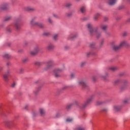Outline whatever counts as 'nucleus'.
Segmentation results:
<instances>
[{
  "label": "nucleus",
  "mask_w": 130,
  "mask_h": 130,
  "mask_svg": "<svg viewBox=\"0 0 130 130\" xmlns=\"http://www.w3.org/2000/svg\"><path fill=\"white\" fill-rule=\"evenodd\" d=\"M4 57L8 59L10 58V57H11V55H10V54L8 53H6L4 54Z\"/></svg>",
  "instance_id": "30"
},
{
  "label": "nucleus",
  "mask_w": 130,
  "mask_h": 130,
  "mask_svg": "<svg viewBox=\"0 0 130 130\" xmlns=\"http://www.w3.org/2000/svg\"><path fill=\"white\" fill-rule=\"evenodd\" d=\"M47 50L51 51L54 49V45L52 43H49L46 47Z\"/></svg>",
  "instance_id": "13"
},
{
  "label": "nucleus",
  "mask_w": 130,
  "mask_h": 130,
  "mask_svg": "<svg viewBox=\"0 0 130 130\" xmlns=\"http://www.w3.org/2000/svg\"><path fill=\"white\" fill-rule=\"evenodd\" d=\"M127 85H128V82L127 80H124L123 81V86H124V87H126Z\"/></svg>",
  "instance_id": "31"
},
{
  "label": "nucleus",
  "mask_w": 130,
  "mask_h": 130,
  "mask_svg": "<svg viewBox=\"0 0 130 130\" xmlns=\"http://www.w3.org/2000/svg\"><path fill=\"white\" fill-rule=\"evenodd\" d=\"M95 45H96V43L95 42L90 43L89 44L90 47H93V46H95Z\"/></svg>",
  "instance_id": "40"
},
{
  "label": "nucleus",
  "mask_w": 130,
  "mask_h": 130,
  "mask_svg": "<svg viewBox=\"0 0 130 130\" xmlns=\"http://www.w3.org/2000/svg\"><path fill=\"white\" fill-rule=\"evenodd\" d=\"M66 15L67 16V17L70 18V17H72V16H73V14L71 12H68L66 13Z\"/></svg>",
  "instance_id": "37"
},
{
  "label": "nucleus",
  "mask_w": 130,
  "mask_h": 130,
  "mask_svg": "<svg viewBox=\"0 0 130 130\" xmlns=\"http://www.w3.org/2000/svg\"><path fill=\"white\" fill-rule=\"evenodd\" d=\"M37 53H36L34 50V51H31L30 52V54H31V55H36V54Z\"/></svg>",
  "instance_id": "42"
},
{
  "label": "nucleus",
  "mask_w": 130,
  "mask_h": 130,
  "mask_svg": "<svg viewBox=\"0 0 130 130\" xmlns=\"http://www.w3.org/2000/svg\"><path fill=\"white\" fill-rule=\"evenodd\" d=\"M39 112L41 116H44L46 114V112L45 111V109L41 108L39 109Z\"/></svg>",
  "instance_id": "15"
},
{
  "label": "nucleus",
  "mask_w": 130,
  "mask_h": 130,
  "mask_svg": "<svg viewBox=\"0 0 130 130\" xmlns=\"http://www.w3.org/2000/svg\"><path fill=\"white\" fill-rule=\"evenodd\" d=\"M4 124L7 127H11V126H14V120H6L4 122Z\"/></svg>",
  "instance_id": "6"
},
{
  "label": "nucleus",
  "mask_w": 130,
  "mask_h": 130,
  "mask_svg": "<svg viewBox=\"0 0 130 130\" xmlns=\"http://www.w3.org/2000/svg\"><path fill=\"white\" fill-rule=\"evenodd\" d=\"M72 104H73V105H76V106H78L79 105V102H78V101H74L72 103Z\"/></svg>",
  "instance_id": "38"
},
{
  "label": "nucleus",
  "mask_w": 130,
  "mask_h": 130,
  "mask_svg": "<svg viewBox=\"0 0 130 130\" xmlns=\"http://www.w3.org/2000/svg\"><path fill=\"white\" fill-rule=\"evenodd\" d=\"M90 19V16H87L86 17H84L83 18L84 21H87V20H89Z\"/></svg>",
  "instance_id": "52"
},
{
  "label": "nucleus",
  "mask_w": 130,
  "mask_h": 130,
  "mask_svg": "<svg viewBox=\"0 0 130 130\" xmlns=\"http://www.w3.org/2000/svg\"><path fill=\"white\" fill-rule=\"evenodd\" d=\"M67 89H69V86H64L61 88L62 90H67Z\"/></svg>",
  "instance_id": "47"
},
{
  "label": "nucleus",
  "mask_w": 130,
  "mask_h": 130,
  "mask_svg": "<svg viewBox=\"0 0 130 130\" xmlns=\"http://www.w3.org/2000/svg\"><path fill=\"white\" fill-rule=\"evenodd\" d=\"M35 64L37 67H40L41 66H42V63H41V62H39V61H36V62H35Z\"/></svg>",
  "instance_id": "27"
},
{
  "label": "nucleus",
  "mask_w": 130,
  "mask_h": 130,
  "mask_svg": "<svg viewBox=\"0 0 130 130\" xmlns=\"http://www.w3.org/2000/svg\"><path fill=\"white\" fill-rule=\"evenodd\" d=\"M44 36H50V33L49 32H46L44 33Z\"/></svg>",
  "instance_id": "45"
},
{
  "label": "nucleus",
  "mask_w": 130,
  "mask_h": 130,
  "mask_svg": "<svg viewBox=\"0 0 130 130\" xmlns=\"http://www.w3.org/2000/svg\"><path fill=\"white\" fill-rule=\"evenodd\" d=\"M123 8H124V6H120V7H119V10H122V9H123Z\"/></svg>",
  "instance_id": "61"
},
{
  "label": "nucleus",
  "mask_w": 130,
  "mask_h": 130,
  "mask_svg": "<svg viewBox=\"0 0 130 130\" xmlns=\"http://www.w3.org/2000/svg\"><path fill=\"white\" fill-rule=\"evenodd\" d=\"M28 42H27V41H25L24 42V46H27V45H28Z\"/></svg>",
  "instance_id": "58"
},
{
  "label": "nucleus",
  "mask_w": 130,
  "mask_h": 130,
  "mask_svg": "<svg viewBox=\"0 0 130 130\" xmlns=\"http://www.w3.org/2000/svg\"><path fill=\"white\" fill-rule=\"evenodd\" d=\"M78 130H85V128L79 127L78 128Z\"/></svg>",
  "instance_id": "57"
},
{
  "label": "nucleus",
  "mask_w": 130,
  "mask_h": 130,
  "mask_svg": "<svg viewBox=\"0 0 130 130\" xmlns=\"http://www.w3.org/2000/svg\"><path fill=\"white\" fill-rule=\"evenodd\" d=\"M11 20H12L11 16H7L5 18V21H11Z\"/></svg>",
  "instance_id": "29"
},
{
  "label": "nucleus",
  "mask_w": 130,
  "mask_h": 130,
  "mask_svg": "<svg viewBox=\"0 0 130 130\" xmlns=\"http://www.w3.org/2000/svg\"><path fill=\"white\" fill-rule=\"evenodd\" d=\"M3 66H2L1 65H0V72H2V71H3Z\"/></svg>",
  "instance_id": "63"
},
{
  "label": "nucleus",
  "mask_w": 130,
  "mask_h": 130,
  "mask_svg": "<svg viewBox=\"0 0 130 130\" xmlns=\"http://www.w3.org/2000/svg\"><path fill=\"white\" fill-rule=\"evenodd\" d=\"M100 27L103 31H106L108 28V25L107 24H101Z\"/></svg>",
  "instance_id": "17"
},
{
  "label": "nucleus",
  "mask_w": 130,
  "mask_h": 130,
  "mask_svg": "<svg viewBox=\"0 0 130 130\" xmlns=\"http://www.w3.org/2000/svg\"><path fill=\"white\" fill-rule=\"evenodd\" d=\"M119 45L121 48L123 47V46H129V44L127 43V42L124 40L120 42Z\"/></svg>",
  "instance_id": "14"
},
{
  "label": "nucleus",
  "mask_w": 130,
  "mask_h": 130,
  "mask_svg": "<svg viewBox=\"0 0 130 130\" xmlns=\"http://www.w3.org/2000/svg\"><path fill=\"white\" fill-rule=\"evenodd\" d=\"M86 27L88 29L90 34H94L95 32H96V38H100V37H101V32H97V30H94L93 29V25H92V24L88 23L86 25Z\"/></svg>",
  "instance_id": "1"
},
{
  "label": "nucleus",
  "mask_w": 130,
  "mask_h": 130,
  "mask_svg": "<svg viewBox=\"0 0 130 130\" xmlns=\"http://www.w3.org/2000/svg\"><path fill=\"white\" fill-rule=\"evenodd\" d=\"M34 51H35L37 53H38L39 52V47L36 46L35 47Z\"/></svg>",
  "instance_id": "35"
},
{
  "label": "nucleus",
  "mask_w": 130,
  "mask_h": 130,
  "mask_svg": "<svg viewBox=\"0 0 130 130\" xmlns=\"http://www.w3.org/2000/svg\"><path fill=\"white\" fill-rule=\"evenodd\" d=\"M103 111L104 112H107V111H108V108H104V109H103Z\"/></svg>",
  "instance_id": "53"
},
{
  "label": "nucleus",
  "mask_w": 130,
  "mask_h": 130,
  "mask_svg": "<svg viewBox=\"0 0 130 130\" xmlns=\"http://www.w3.org/2000/svg\"><path fill=\"white\" fill-rule=\"evenodd\" d=\"M123 37H125V36H127V32H124L122 34Z\"/></svg>",
  "instance_id": "48"
},
{
  "label": "nucleus",
  "mask_w": 130,
  "mask_h": 130,
  "mask_svg": "<svg viewBox=\"0 0 130 130\" xmlns=\"http://www.w3.org/2000/svg\"><path fill=\"white\" fill-rule=\"evenodd\" d=\"M20 74H23V73H24V69H21L20 70Z\"/></svg>",
  "instance_id": "59"
},
{
  "label": "nucleus",
  "mask_w": 130,
  "mask_h": 130,
  "mask_svg": "<svg viewBox=\"0 0 130 130\" xmlns=\"http://www.w3.org/2000/svg\"><path fill=\"white\" fill-rule=\"evenodd\" d=\"M119 83H120V79H116L114 81V85H117Z\"/></svg>",
  "instance_id": "36"
},
{
  "label": "nucleus",
  "mask_w": 130,
  "mask_h": 130,
  "mask_svg": "<svg viewBox=\"0 0 130 130\" xmlns=\"http://www.w3.org/2000/svg\"><path fill=\"white\" fill-rule=\"evenodd\" d=\"M36 20H37V17L34 16V17H32L30 21L31 25H32V26H35L36 25H37V23L38 22L36 21Z\"/></svg>",
  "instance_id": "10"
},
{
  "label": "nucleus",
  "mask_w": 130,
  "mask_h": 130,
  "mask_svg": "<svg viewBox=\"0 0 130 130\" xmlns=\"http://www.w3.org/2000/svg\"><path fill=\"white\" fill-rule=\"evenodd\" d=\"M6 64H7V66H8V67H9V66H11V62H8Z\"/></svg>",
  "instance_id": "62"
},
{
  "label": "nucleus",
  "mask_w": 130,
  "mask_h": 130,
  "mask_svg": "<svg viewBox=\"0 0 130 130\" xmlns=\"http://www.w3.org/2000/svg\"><path fill=\"white\" fill-rule=\"evenodd\" d=\"M78 86H82L83 88H88V84H87V80L86 79H82L77 82Z\"/></svg>",
  "instance_id": "3"
},
{
  "label": "nucleus",
  "mask_w": 130,
  "mask_h": 130,
  "mask_svg": "<svg viewBox=\"0 0 130 130\" xmlns=\"http://www.w3.org/2000/svg\"><path fill=\"white\" fill-rule=\"evenodd\" d=\"M109 70H110V71H112V72H116V71H118V70H119V68L118 67H111L109 68Z\"/></svg>",
  "instance_id": "18"
},
{
  "label": "nucleus",
  "mask_w": 130,
  "mask_h": 130,
  "mask_svg": "<svg viewBox=\"0 0 130 130\" xmlns=\"http://www.w3.org/2000/svg\"><path fill=\"white\" fill-rule=\"evenodd\" d=\"M48 23H49L50 24H52L53 23V21H52V19H51V17H49L48 18Z\"/></svg>",
  "instance_id": "34"
},
{
  "label": "nucleus",
  "mask_w": 130,
  "mask_h": 130,
  "mask_svg": "<svg viewBox=\"0 0 130 130\" xmlns=\"http://www.w3.org/2000/svg\"><path fill=\"white\" fill-rule=\"evenodd\" d=\"M104 44V40H102L101 43H100V46H102Z\"/></svg>",
  "instance_id": "56"
},
{
  "label": "nucleus",
  "mask_w": 130,
  "mask_h": 130,
  "mask_svg": "<svg viewBox=\"0 0 130 130\" xmlns=\"http://www.w3.org/2000/svg\"><path fill=\"white\" fill-rule=\"evenodd\" d=\"M95 98V95H92L87 100V101L85 102L84 105L82 106L81 108L82 109H84V108H86L87 107V105L90 103V102H91L93 101V99Z\"/></svg>",
  "instance_id": "4"
},
{
  "label": "nucleus",
  "mask_w": 130,
  "mask_h": 130,
  "mask_svg": "<svg viewBox=\"0 0 130 130\" xmlns=\"http://www.w3.org/2000/svg\"><path fill=\"white\" fill-rule=\"evenodd\" d=\"M90 54H91V52H88L86 53L87 56H89V55H90Z\"/></svg>",
  "instance_id": "64"
},
{
  "label": "nucleus",
  "mask_w": 130,
  "mask_h": 130,
  "mask_svg": "<svg viewBox=\"0 0 130 130\" xmlns=\"http://www.w3.org/2000/svg\"><path fill=\"white\" fill-rule=\"evenodd\" d=\"M53 16L54 17V18H56V19H58V16L56 14H53Z\"/></svg>",
  "instance_id": "54"
},
{
  "label": "nucleus",
  "mask_w": 130,
  "mask_h": 130,
  "mask_svg": "<svg viewBox=\"0 0 130 130\" xmlns=\"http://www.w3.org/2000/svg\"><path fill=\"white\" fill-rule=\"evenodd\" d=\"M73 6V4L71 2H68L65 4V7L67 9H70Z\"/></svg>",
  "instance_id": "24"
},
{
  "label": "nucleus",
  "mask_w": 130,
  "mask_h": 130,
  "mask_svg": "<svg viewBox=\"0 0 130 130\" xmlns=\"http://www.w3.org/2000/svg\"><path fill=\"white\" fill-rule=\"evenodd\" d=\"M47 66L45 67L44 70L45 71H48L49 69H51V68H52L53 67V65L54 64V60H49L46 62Z\"/></svg>",
  "instance_id": "2"
},
{
  "label": "nucleus",
  "mask_w": 130,
  "mask_h": 130,
  "mask_svg": "<svg viewBox=\"0 0 130 130\" xmlns=\"http://www.w3.org/2000/svg\"><path fill=\"white\" fill-rule=\"evenodd\" d=\"M53 39L54 40H55V41H56V40H57V39H58V34H54L53 36Z\"/></svg>",
  "instance_id": "26"
},
{
  "label": "nucleus",
  "mask_w": 130,
  "mask_h": 130,
  "mask_svg": "<svg viewBox=\"0 0 130 130\" xmlns=\"http://www.w3.org/2000/svg\"><path fill=\"white\" fill-rule=\"evenodd\" d=\"M69 49H70V47L68 46H65L64 47V50H69Z\"/></svg>",
  "instance_id": "50"
},
{
  "label": "nucleus",
  "mask_w": 130,
  "mask_h": 130,
  "mask_svg": "<svg viewBox=\"0 0 130 130\" xmlns=\"http://www.w3.org/2000/svg\"><path fill=\"white\" fill-rule=\"evenodd\" d=\"M100 78H101V79H102V80H104V81H107V79H106V76H104L102 75H100Z\"/></svg>",
  "instance_id": "33"
},
{
  "label": "nucleus",
  "mask_w": 130,
  "mask_h": 130,
  "mask_svg": "<svg viewBox=\"0 0 130 130\" xmlns=\"http://www.w3.org/2000/svg\"><path fill=\"white\" fill-rule=\"evenodd\" d=\"M28 61H29L28 57H25L22 59V62H23V63H26V62H28Z\"/></svg>",
  "instance_id": "28"
},
{
  "label": "nucleus",
  "mask_w": 130,
  "mask_h": 130,
  "mask_svg": "<svg viewBox=\"0 0 130 130\" xmlns=\"http://www.w3.org/2000/svg\"><path fill=\"white\" fill-rule=\"evenodd\" d=\"M25 9L26 11H28V12H34L35 11V8L31 7H26Z\"/></svg>",
  "instance_id": "19"
},
{
  "label": "nucleus",
  "mask_w": 130,
  "mask_h": 130,
  "mask_svg": "<svg viewBox=\"0 0 130 130\" xmlns=\"http://www.w3.org/2000/svg\"><path fill=\"white\" fill-rule=\"evenodd\" d=\"M113 108L114 111H115V112H117V111H119V110L121 109V106H114Z\"/></svg>",
  "instance_id": "16"
},
{
  "label": "nucleus",
  "mask_w": 130,
  "mask_h": 130,
  "mask_svg": "<svg viewBox=\"0 0 130 130\" xmlns=\"http://www.w3.org/2000/svg\"><path fill=\"white\" fill-rule=\"evenodd\" d=\"M101 104H103V102L102 101H98L96 102V105H101Z\"/></svg>",
  "instance_id": "49"
},
{
  "label": "nucleus",
  "mask_w": 130,
  "mask_h": 130,
  "mask_svg": "<svg viewBox=\"0 0 130 130\" xmlns=\"http://www.w3.org/2000/svg\"><path fill=\"white\" fill-rule=\"evenodd\" d=\"M75 77H76L75 73H72L70 75L71 79H74Z\"/></svg>",
  "instance_id": "41"
},
{
  "label": "nucleus",
  "mask_w": 130,
  "mask_h": 130,
  "mask_svg": "<svg viewBox=\"0 0 130 130\" xmlns=\"http://www.w3.org/2000/svg\"><path fill=\"white\" fill-rule=\"evenodd\" d=\"M63 71L62 69L57 68L53 70V73L55 78H59L60 77V73H61Z\"/></svg>",
  "instance_id": "5"
},
{
  "label": "nucleus",
  "mask_w": 130,
  "mask_h": 130,
  "mask_svg": "<svg viewBox=\"0 0 130 130\" xmlns=\"http://www.w3.org/2000/svg\"><path fill=\"white\" fill-rule=\"evenodd\" d=\"M41 91V86H39L36 88L35 90L33 91V93L35 96H37L39 92Z\"/></svg>",
  "instance_id": "12"
},
{
  "label": "nucleus",
  "mask_w": 130,
  "mask_h": 130,
  "mask_svg": "<svg viewBox=\"0 0 130 130\" xmlns=\"http://www.w3.org/2000/svg\"><path fill=\"white\" fill-rule=\"evenodd\" d=\"M61 116V113L58 112L55 114V117L57 118L60 117Z\"/></svg>",
  "instance_id": "39"
},
{
  "label": "nucleus",
  "mask_w": 130,
  "mask_h": 130,
  "mask_svg": "<svg viewBox=\"0 0 130 130\" xmlns=\"http://www.w3.org/2000/svg\"><path fill=\"white\" fill-rule=\"evenodd\" d=\"M116 3H117V0H108L107 1V4L108 6H110L111 7H112L114 6V5H116Z\"/></svg>",
  "instance_id": "11"
},
{
  "label": "nucleus",
  "mask_w": 130,
  "mask_h": 130,
  "mask_svg": "<svg viewBox=\"0 0 130 130\" xmlns=\"http://www.w3.org/2000/svg\"><path fill=\"white\" fill-rule=\"evenodd\" d=\"M35 26H38V27H40V28H44V24L39 22H38L37 24H36Z\"/></svg>",
  "instance_id": "25"
},
{
  "label": "nucleus",
  "mask_w": 130,
  "mask_h": 130,
  "mask_svg": "<svg viewBox=\"0 0 130 130\" xmlns=\"http://www.w3.org/2000/svg\"><path fill=\"white\" fill-rule=\"evenodd\" d=\"M80 12L81 14H85L86 13V7L83 6L80 8Z\"/></svg>",
  "instance_id": "20"
},
{
  "label": "nucleus",
  "mask_w": 130,
  "mask_h": 130,
  "mask_svg": "<svg viewBox=\"0 0 130 130\" xmlns=\"http://www.w3.org/2000/svg\"><path fill=\"white\" fill-rule=\"evenodd\" d=\"M120 48H121V47L120 45H119L118 46H114L113 47V50H114L115 51H117V50H119Z\"/></svg>",
  "instance_id": "23"
},
{
  "label": "nucleus",
  "mask_w": 130,
  "mask_h": 130,
  "mask_svg": "<svg viewBox=\"0 0 130 130\" xmlns=\"http://www.w3.org/2000/svg\"><path fill=\"white\" fill-rule=\"evenodd\" d=\"M99 16H100V13H96L93 15V20L94 21H97L98 20V18H99Z\"/></svg>",
  "instance_id": "22"
},
{
  "label": "nucleus",
  "mask_w": 130,
  "mask_h": 130,
  "mask_svg": "<svg viewBox=\"0 0 130 130\" xmlns=\"http://www.w3.org/2000/svg\"><path fill=\"white\" fill-rule=\"evenodd\" d=\"M92 81L93 82H96L97 81V77H96L95 76L92 77Z\"/></svg>",
  "instance_id": "51"
},
{
  "label": "nucleus",
  "mask_w": 130,
  "mask_h": 130,
  "mask_svg": "<svg viewBox=\"0 0 130 130\" xmlns=\"http://www.w3.org/2000/svg\"><path fill=\"white\" fill-rule=\"evenodd\" d=\"M73 121V119L72 118H68L66 119V122H72Z\"/></svg>",
  "instance_id": "44"
},
{
  "label": "nucleus",
  "mask_w": 130,
  "mask_h": 130,
  "mask_svg": "<svg viewBox=\"0 0 130 130\" xmlns=\"http://www.w3.org/2000/svg\"><path fill=\"white\" fill-rule=\"evenodd\" d=\"M15 27L17 30H20V28H21V24L18 21H16L15 23Z\"/></svg>",
  "instance_id": "21"
},
{
  "label": "nucleus",
  "mask_w": 130,
  "mask_h": 130,
  "mask_svg": "<svg viewBox=\"0 0 130 130\" xmlns=\"http://www.w3.org/2000/svg\"><path fill=\"white\" fill-rule=\"evenodd\" d=\"M104 20L105 22H107V21H108V18L107 17H105Z\"/></svg>",
  "instance_id": "60"
},
{
  "label": "nucleus",
  "mask_w": 130,
  "mask_h": 130,
  "mask_svg": "<svg viewBox=\"0 0 130 130\" xmlns=\"http://www.w3.org/2000/svg\"><path fill=\"white\" fill-rule=\"evenodd\" d=\"M73 106L74 105H73V103L68 105H67V109H68V110H69V109H71V108H72V107H73Z\"/></svg>",
  "instance_id": "32"
},
{
  "label": "nucleus",
  "mask_w": 130,
  "mask_h": 130,
  "mask_svg": "<svg viewBox=\"0 0 130 130\" xmlns=\"http://www.w3.org/2000/svg\"><path fill=\"white\" fill-rule=\"evenodd\" d=\"M9 74H11V71L7 70V74H4L3 75V79H4V81H5V82H6V83H8V82H9V78H8V77H9Z\"/></svg>",
  "instance_id": "9"
},
{
  "label": "nucleus",
  "mask_w": 130,
  "mask_h": 130,
  "mask_svg": "<svg viewBox=\"0 0 130 130\" xmlns=\"http://www.w3.org/2000/svg\"><path fill=\"white\" fill-rule=\"evenodd\" d=\"M85 64H86V62L83 61L80 63V67H83L84 66H85Z\"/></svg>",
  "instance_id": "46"
},
{
  "label": "nucleus",
  "mask_w": 130,
  "mask_h": 130,
  "mask_svg": "<svg viewBox=\"0 0 130 130\" xmlns=\"http://www.w3.org/2000/svg\"><path fill=\"white\" fill-rule=\"evenodd\" d=\"M79 35L78 34L74 35V32H71L68 36V39L70 40H74L76 38H78Z\"/></svg>",
  "instance_id": "8"
},
{
  "label": "nucleus",
  "mask_w": 130,
  "mask_h": 130,
  "mask_svg": "<svg viewBox=\"0 0 130 130\" xmlns=\"http://www.w3.org/2000/svg\"><path fill=\"white\" fill-rule=\"evenodd\" d=\"M10 7V3L8 2L4 3L0 6L1 10H8Z\"/></svg>",
  "instance_id": "7"
},
{
  "label": "nucleus",
  "mask_w": 130,
  "mask_h": 130,
  "mask_svg": "<svg viewBox=\"0 0 130 130\" xmlns=\"http://www.w3.org/2000/svg\"><path fill=\"white\" fill-rule=\"evenodd\" d=\"M119 76L120 77H122V76H124V72H122L119 74Z\"/></svg>",
  "instance_id": "55"
},
{
  "label": "nucleus",
  "mask_w": 130,
  "mask_h": 130,
  "mask_svg": "<svg viewBox=\"0 0 130 130\" xmlns=\"http://www.w3.org/2000/svg\"><path fill=\"white\" fill-rule=\"evenodd\" d=\"M16 86H17V83H16V82H13L11 85V87L12 88H15Z\"/></svg>",
  "instance_id": "43"
}]
</instances>
